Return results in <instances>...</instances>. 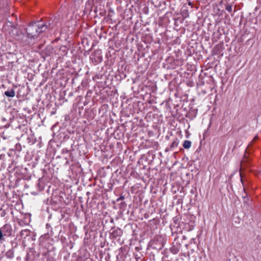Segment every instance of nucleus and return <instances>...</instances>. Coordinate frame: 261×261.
I'll return each instance as SVG.
<instances>
[{
    "instance_id": "nucleus-2",
    "label": "nucleus",
    "mask_w": 261,
    "mask_h": 261,
    "mask_svg": "<svg viewBox=\"0 0 261 261\" xmlns=\"http://www.w3.org/2000/svg\"><path fill=\"white\" fill-rule=\"evenodd\" d=\"M5 94L8 97H13L15 96V92L13 90L7 91L5 92Z\"/></svg>"
},
{
    "instance_id": "nucleus-3",
    "label": "nucleus",
    "mask_w": 261,
    "mask_h": 261,
    "mask_svg": "<svg viewBox=\"0 0 261 261\" xmlns=\"http://www.w3.org/2000/svg\"><path fill=\"white\" fill-rule=\"evenodd\" d=\"M191 146V142L190 141L186 140L183 144V146L186 149L189 148Z\"/></svg>"
},
{
    "instance_id": "nucleus-1",
    "label": "nucleus",
    "mask_w": 261,
    "mask_h": 261,
    "mask_svg": "<svg viewBox=\"0 0 261 261\" xmlns=\"http://www.w3.org/2000/svg\"><path fill=\"white\" fill-rule=\"evenodd\" d=\"M43 29H46V27L45 25L42 24L41 25L38 26V29H36L35 26L33 25L32 27H30L28 29V35L31 37H35L37 36V33L38 32L40 33L42 31H44L45 30Z\"/></svg>"
},
{
    "instance_id": "nucleus-4",
    "label": "nucleus",
    "mask_w": 261,
    "mask_h": 261,
    "mask_svg": "<svg viewBox=\"0 0 261 261\" xmlns=\"http://www.w3.org/2000/svg\"><path fill=\"white\" fill-rule=\"evenodd\" d=\"M3 237L2 231L0 230V239H1Z\"/></svg>"
}]
</instances>
